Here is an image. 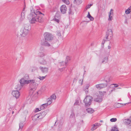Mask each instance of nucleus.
<instances>
[{"mask_svg":"<svg viewBox=\"0 0 131 131\" xmlns=\"http://www.w3.org/2000/svg\"><path fill=\"white\" fill-rule=\"evenodd\" d=\"M30 14L28 16V18L31 20L29 21L30 23L33 24L36 22L42 23L44 21L43 18L44 14L38 10L36 11H32L31 10Z\"/></svg>","mask_w":131,"mask_h":131,"instance_id":"1","label":"nucleus"},{"mask_svg":"<svg viewBox=\"0 0 131 131\" xmlns=\"http://www.w3.org/2000/svg\"><path fill=\"white\" fill-rule=\"evenodd\" d=\"M30 29V27L29 24H25L24 27L21 28L20 31L19 33L20 35L22 37L26 36L28 34Z\"/></svg>","mask_w":131,"mask_h":131,"instance_id":"2","label":"nucleus"},{"mask_svg":"<svg viewBox=\"0 0 131 131\" xmlns=\"http://www.w3.org/2000/svg\"><path fill=\"white\" fill-rule=\"evenodd\" d=\"M92 97L90 96H86L84 100V102L86 107H89L91 104Z\"/></svg>","mask_w":131,"mask_h":131,"instance_id":"3","label":"nucleus"},{"mask_svg":"<svg viewBox=\"0 0 131 131\" xmlns=\"http://www.w3.org/2000/svg\"><path fill=\"white\" fill-rule=\"evenodd\" d=\"M44 38L46 40L50 41L53 38V36L49 32H46L43 34Z\"/></svg>","mask_w":131,"mask_h":131,"instance_id":"4","label":"nucleus"},{"mask_svg":"<svg viewBox=\"0 0 131 131\" xmlns=\"http://www.w3.org/2000/svg\"><path fill=\"white\" fill-rule=\"evenodd\" d=\"M45 114V113L44 112H43L41 113L37 114L33 117L32 119L34 121H36L41 119L44 117Z\"/></svg>","mask_w":131,"mask_h":131,"instance_id":"5","label":"nucleus"},{"mask_svg":"<svg viewBox=\"0 0 131 131\" xmlns=\"http://www.w3.org/2000/svg\"><path fill=\"white\" fill-rule=\"evenodd\" d=\"M70 122L73 125L76 122L75 114V113L72 111V112L69 117Z\"/></svg>","mask_w":131,"mask_h":131,"instance_id":"6","label":"nucleus"},{"mask_svg":"<svg viewBox=\"0 0 131 131\" xmlns=\"http://www.w3.org/2000/svg\"><path fill=\"white\" fill-rule=\"evenodd\" d=\"M113 36V31L111 29H108L107 31L106 35V39H109V40H111Z\"/></svg>","mask_w":131,"mask_h":131,"instance_id":"7","label":"nucleus"},{"mask_svg":"<svg viewBox=\"0 0 131 131\" xmlns=\"http://www.w3.org/2000/svg\"><path fill=\"white\" fill-rule=\"evenodd\" d=\"M30 80L29 81H27L22 78L20 80L19 82L21 86H23L25 84H28L30 83Z\"/></svg>","mask_w":131,"mask_h":131,"instance_id":"8","label":"nucleus"},{"mask_svg":"<svg viewBox=\"0 0 131 131\" xmlns=\"http://www.w3.org/2000/svg\"><path fill=\"white\" fill-rule=\"evenodd\" d=\"M12 94V95L14 97H15L16 99L19 98L20 94L19 92L17 90L13 91Z\"/></svg>","mask_w":131,"mask_h":131,"instance_id":"9","label":"nucleus"},{"mask_svg":"<svg viewBox=\"0 0 131 131\" xmlns=\"http://www.w3.org/2000/svg\"><path fill=\"white\" fill-rule=\"evenodd\" d=\"M48 61H46V60L45 59L43 58H41L39 59L38 62V63L41 65H45L47 64Z\"/></svg>","mask_w":131,"mask_h":131,"instance_id":"10","label":"nucleus"},{"mask_svg":"<svg viewBox=\"0 0 131 131\" xmlns=\"http://www.w3.org/2000/svg\"><path fill=\"white\" fill-rule=\"evenodd\" d=\"M107 85V84L106 83H101L96 85L95 86L97 89L100 90L106 87Z\"/></svg>","mask_w":131,"mask_h":131,"instance_id":"11","label":"nucleus"},{"mask_svg":"<svg viewBox=\"0 0 131 131\" xmlns=\"http://www.w3.org/2000/svg\"><path fill=\"white\" fill-rule=\"evenodd\" d=\"M67 9V8L65 5H62L60 8V11L61 13L62 14L66 13Z\"/></svg>","mask_w":131,"mask_h":131,"instance_id":"12","label":"nucleus"},{"mask_svg":"<svg viewBox=\"0 0 131 131\" xmlns=\"http://www.w3.org/2000/svg\"><path fill=\"white\" fill-rule=\"evenodd\" d=\"M30 83H31L30 85L31 86H32V88L35 89L38 86V84L36 82L35 80H31Z\"/></svg>","mask_w":131,"mask_h":131,"instance_id":"13","label":"nucleus"},{"mask_svg":"<svg viewBox=\"0 0 131 131\" xmlns=\"http://www.w3.org/2000/svg\"><path fill=\"white\" fill-rule=\"evenodd\" d=\"M25 121H21L19 124V130L21 131L23 126L25 124Z\"/></svg>","mask_w":131,"mask_h":131,"instance_id":"14","label":"nucleus"},{"mask_svg":"<svg viewBox=\"0 0 131 131\" xmlns=\"http://www.w3.org/2000/svg\"><path fill=\"white\" fill-rule=\"evenodd\" d=\"M39 69L43 73H46L48 71V69L47 68H43L42 67L40 66L39 67Z\"/></svg>","mask_w":131,"mask_h":131,"instance_id":"15","label":"nucleus"},{"mask_svg":"<svg viewBox=\"0 0 131 131\" xmlns=\"http://www.w3.org/2000/svg\"><path fill=\"white\" fill-rule=\"evenodd\" d=\"M102 100V96L100 95H98L97 96V98H95V101L97 102H101Z\"/></svg>","mask_w":131,"mask_h":131,"instance_id":"16","label":"nucleus"},{"mask_svg":"<svg viewBox=\"0 0 131 131\" xmlns=\"http://www.w3.org/2000/svg\"><path fill=\"white\" fill-rule=\"evenodd\" d=\"M124 123L126 125L129 124L131 122L129 119H125L123 121Z\"/></svg>","mask_w":131,"mask_h":131,"instance_id":"17","label":"nucleus"},{"mask_svg":"<svg viewBox=\"0 0 131 131\" xmlns=\"http://www.w3.org/2000/svg\"><path fill=\"white\" fill-rule=\"evenodd\" d=\"M86 111L87 112L89 113H92L94 111V110L92 108H88L86 109Z\"/></svg>","mask_w":131,"mask_h":131,"instance_id":"18","label":"nucleus"},{"mask_svg":"<svg viewBox=\"0 0 131 131\" xmlns=\"http://www.w3.org/2000/svg\"><path fill=\"white\" fill-rule=\"evenodd\" d=\"M52 99L51 98H49L47 100V103H45V104H46L47 105H48L52 103Z\"/></svg>","mask_w":131,"mask_h":131,"instance_id":"19","label":"nucleus"},{"mask_svg":"<svg viewBox=\"0 0 131 131\" xmlns=\"http://www.w3.org/2000/svg\"><path fill=\"white\" fill-rule=\"evenodd\" d=\"M82 0H74V3L76 4L79 5L82 3Z\"/></svg>","mask_w":131,"mask_h":131,"instance_id":"20","label":"nucleus"},{"mask_svg":"<svg viewBox=\"0 0 131 131\" xmlns=\"http://www.w3.org/2000/svg\"><path fill=\"white\" fill-rule=\"evenodd\" d=\"M47 41L46 40L44 42L42 43V44L46 46L49 47L50 46V45Z\"/></svg>","mask_w":131,"mask_h":131,"instance_id":"21","label":"nucleus"},{"mask_svg":"<svg viewBox=\"0 0 131 131\" xmlns=\"http://www.w3.org/2000/svg\"><path fill=\"white\" fill-rule=\"evenodd\" d=\"M46 55V54L42 52H40L38 53V56L39 57L41 58H43V57Z\"/></svg>","mask_w":131,"mask_h":131,"instance_id":"22","label":"nucleus"},{"mask_svg":"<svg viewBox=\"0 0 131 131\" xmlns=\"http://www.w3.org/2000/svg\"><path fill=\"white\" fill-rule=\"evenodd\" d=\"M108 58L107 57H105L102 61V63H106L108 61Z\"/></svg>","mask_w":131,"mask_h":131,"instance_id":"23","label":"nucleus"},{"mask_svg":"<svg viewBox=\"0 0 131 131\" xmlns=\"http://www.w3.org/2000/svg\"><path fill=\"white\" fill-rule=\"evenodd\" d=\"M86 17L88 18L91 21H93L94 19V18L91 16L89 12H88V15Z\"/></svg>","mask_w":131,"mask_h":131,"instance_id":"24","label":"nucleus"},{"mask_svg":"<svg viewBox=\"0 0 131 131\" xmlns=\"http://www.w3.org/2000/svg\"><path fill=\"white\" fill-rule=\"evenodd\" d=\"M22 78H23L24 79L27 80V81L29 80V75L27 74H25Z\"/></svg>","mask_w":131,"mask_h":131,"instance_id":"25","label":"nucleus"},{"mask_svg":"<svg viewBox=\"0 0 131 131\" xmlns=\"http://www.w3.org/2000/svg\"><path fill=\"white\" fill-rule=\"evenodd\" d=\"M47 105L46 104H44L40 106V110L44 109L45 108H46L47 107Z\"/></svg>","mask_w":131,"mask_h":131,"instance_id":"26","label":"nucleus"},{"mask_svg":"<svg viewBox=\"0 0 131 131\" xmlns=\"http://www.w3.org/2000/svg\"><path fill=\"white\" fill-rule=\"evenodd\" d=\"M60 13L59 11H57V12L56 13L54 17L57 18H60Z\"/></svg>","mask_w":131,"mask_h":131,"instance_id":"27","label":"nucleus"},{"mask_svg":"<svg viewBox=\"0 0 131 131\" xmlns=\"http://www.w3.org/2000/svg\"><path fill=\"white\" fill-rule=\"evenodd\" d=\"M70 60V58L68 56H67L66 58L65 64H67L68 63Z\"/></svg>","mask_w":131,"mask_h":131,"instance_id":"28","label":"nucleus"},{"mask_svg":"<svg viewBox=\"0 0 131 131\" xmlns=\"http://www.w3.org/2000/svg\"><path fill=\"white\" fill-rule=\"evenodd\" d=\"M111 131H118V128L116 126H115L113 127L111 129Z\"/></svg>","mask_w":131,"mask_h":131,"instance_id":"29","label":"nucleus"},{"mask_svg":"<svg viewBox=\"0 0 131 131\" xmlns=\"http://www.w3.org/2000/svg\"><path fill=\"white\" fill-rule=\"evenodd\" d=\"M93 126H94L95 128H96V129L97 128H98L99 126H100L101 125V124L99 123H96L93 125Z\"/></svg>","mask_w":131,"mask_h":131,"instance_id":"30","label":"nucleus"},{"mask_svg":"<svg viewBox=\"0 0 131 131\" xmlns=\"http://www.w3.org/2000/svg\"><path fill=\"white\" fill-rule=\"evenodd\" d=\"M23 87V86H21L20 85H17V87L16 88L17 90L18 91L20 90Z\"/></svg>","mask_w":131,"mask_h":131,"instance_id":"31","label":"nucleus"},{"mask_svg":"<svg viewBox=\"0 0 131 131\" xmlns=\"http://www.w3.org/2000/svg\"><path fill=\"white\" fill-rule=\"evenodd\" d=\"M59 64L61 66H63L64 65L67 66V64H65V62H60Z\"/></svg>","mask_w":131,"mask_h":131,"instance_id":"32","label":"nucleus"},{"mask_svg":"<svg viewBox=\"0 0 131 131\" xmlns=\"http://www.w3.org/2000/svg\"><path fill=\"white\" fill-rule=\"evenodd\" d=\"M45 77L46 76H42L41 77V76H39L37 78V79L40 80H42L45 78Z\"/></svg>","mask_w":131,"mask_h":131,"instance_id":"33","label":"nucleus"},{"mask_svg":"<svg viewBox=\"0 0 131 131\" xmlns=\"http://www.w3.org/2000/svg\"><path fill=\"white\" fill-rule=\"evenodd\" d=\"M56 96L55 94H53L50 96V98H51L52 100H55L56 98Z\"/></svg>","mask_w":131,"mask_h":131,"instance_id":"34","label":"nucleus"},{"mask_svg":"<svg viewBox=\"0 0 131 131\" xmlns=\"http://www.w3.org/2000/svg\"><path fill=\"white\" fill-rule=\"evenodd\" d=\"M58 7L57 6H55L52 9V12H55L57 11L58 9Z\"/></svg>","mask_w":131,"mask_h":131,"instance_id":"35","label":"nucleus"},{"mask_svg":"<svg viewBox=\"0 0 131 131\" xmlns=\"http://www.w3.org/2000/svg\"><path fill=\"white\" fill-rule=\"evenodd\" d=\"M117 119L116 118H111L110 121L111 122H114L117 121Z\"/></svg>","mask_w":131,"mask_h":131,"instance_id":"36","label":"nucleus"},{"mask_svg":"<svg viewBox=\"0 0 131 131\" xmlns=\"http://www.w3.org/2000/svg\"><path fill=\"white\" fill-rule=\"evenodd\" d=\"M62 1L67 4H69V2L68 0H62Z\"/></svg>","mask_w":131,"mask_h":131,"instance_id":"37","label":"nucleus"},{"mask_svg":"<svg viewBox=\"0 0 131 131\" xmlns=\"http://www.w3.org/2000/svg\"><path fill=\"white\" fill-rule=\"evenodd\" d=\"M57 35L59 37H60L61 36V34L60 31H57Z\"/></svg>","mask_w":131,"mask_h":131,"instance_id":"38","label":"nucleus"},{"mask_svg":"<svg viewBox=\"0 0 131 131\" xmlns=\"http://www.w3.org/2000/svg\"><path fill=\"white\" fill-rule=\"evenodd\" d=\"M92 5V4H90V5H88L86 6V9L89 8Z\"/></svg>","mask_w":131,"mask_h":131,"instance_id":"39","label":"nucleus"},{"mask_svg":"<svg viewBox=\"0 0 131 131\" xmlns=\"http://www.w3.org/2000/svg\"><path fill=\"white\" fill-rule=\"evenodd\" d=\"M59 18H57L54 17L53 19V20L55 21L56 22L58 23L59 22Z\"/></svg>","mask_w":131,"mask_h":131,"instance_id":"40","label":"nucleus"},{"mask_svg":"<svg viewBox=\"0 0 131 131\" xmlns=\"http://www.w3.org/2000/svg\"><path fill=\"white\" fill-rule=\"evenodd\" d=\"M111 15H109V18H108V20H111L112 19V16Z\"/></svg>","mask_w":131,"mask_h":131,"instance_id":"41","label":"nucleus"},{"mask_svg":"<svg viewBox=\"0 0 131 131\" xmlns=\"http://www.w3.org/2000/svg\"><path fill=\"white\" fill-rule=\"evenodd\" d=\"M131 12V11H129L128 9H127L125 11V13L126 14H129Z\"/></svg>","mask_w":131,"mask_h":131,"instance_id":"42","label":"nucleus"},{"mask_svg":"<svg viewBox=\"0 0 131 131\" xmlns=\"http://www.w3.org/2000/svg\"><path fill=\"white\" fill-rule=\"evenodd\" d=\"M113 9H111L110 10L109 15H113Z\"/></svg>","mask_w":131,"mask_h":131,"instance_id":"43","label":"nucleus"},{"mask_svg":"<svg viewBox=\"0 0 131 131\" xmlns=\"http://www.w3.org/2000/svg\"><path fill=\"white\" fill-rule=\"evenodd\" d=\"M21 16L23 18H25V14L23 12L21 13Z\"/></svg>","mask_w":131,"mask_h":131,"instance_id":"44","label":"nucleus"},{"mask_svg":"<svg viewBox=\"0 0 131 131\" xmlns=\"http://www.w3.org/2000/svg\"><path fill=\"white\" fill-rule=\"evenodd\" d=\"M124 16L125 18V20L124 21V23L125 24H127V17L126 16V15H124Z\"/></svg>","mask_w":131,"mask_h":131,"instance_id":"45","label":"nucleus"},{"mask_svg":"<svg viewBox=\"0 0 131 131\" xmlns=\"http://www.w3.org/2000/svg\"><path fill=\"white\" fill-rule=\"evenodd\" d=\"M96 129V128H95V126L93 125V126L91 128V130L92 131H93Z\"/></svg>","mask_w":131,"mask_h":131,"instance_id":"46","label":"nucleus"},{"mask_svg":"<svg viewBox=\"0 0 131 131\" xmlns=\"http://www.w3.org/2000/svg\"><path fill=\"white\" fill-rule=\"evenodd\" d=\"M68 13L69 14H73L72 10L71 9V8L69 9V12H68Z\"/></svg>","mask_w":131,"mask_h":131,"instance_id":"47","label":"nucleus"},{"mask_svg":"<svg viewBox=\"0 0 131 131\" xmlns=\"http://www.w3.org/2000/svg\"><path fill=\"white\" fill-rule=\"evenodd\" d=\"M112 85H114V87L115 88H116L118 87V85L117 84H113Z\"/></svg>","mask_w":131,"mask_h":131,"instance_id":"48","label":"nucleus"},{"mask_svg":"<svg viewBox=\"0 0 131 131\" xmlns=\"http://www.w3.org/2000/svg\"><path fill=\"white\" fill-rule=\"evenodd\" d=\"M83 80H82V81H81V80H79V83H81V85H82L83 84Z\"/></svg>","mask_w":131,"mask_h":131,"instance_id":"49","label":"nucleus"},{"mask_svg":"<svg viewBox=\"0 0 131 131\" xmlns=\"http://www.w3.org/2000/svg\"><path fill=\"white\" fill-rule=\"evenodd\" d=\"M40 110H39V109L38 108H36L35 110V112H37L39 111Z\"/></svg>","mask_w":131,"mask_h":131,"instance_id":"50","label":"nucleus"},{"mask_svg":"<svg viewBox=\"0 0 131 131\" xmlns=\"http://www.w3.org/2000/svg\"><path fill=\"white\" fill-rule=\"evenodd\" d=\"M79 103V102L78 101H76L74 103V105H78V104Z\"/></svg>","mask_w":131,"mask_h":131,"instance_id":"51","label":"nucleus"},{"mask_svg":"<svg viewBox=\"0 0 131 131\" xmlns=\"http://www.w3.org/2000/svg\"><path fill=\"white\" fill-rule=\"evenodd\" d=\"M105 40H103L102 42V46H103V47L104 46V45L105 42Z\"/></svg>","mask_w":131,"mask_h":131,"instance_id":"52","label":"nucleus"},{"mask_svg":"<svg viewBox=\"0 0 131 131\" xmlns=\"http://www.w3.org/2000/svg\"><path fill=\"white\" fill-rule=\"evenodd\" d=\"M89 87V85H87L85 87V90H88Z\"/></svg>","mask_w":131,"mask_h":131,"instance_id":"53","label":"nucleus"},{"mask_svg":"<svg viewBox=\"0 0 131 131\" xmlns=\"http://www.w3.org/2000/svg\"><path fill=\"white\" fill-rule=\"evenodd\" d=\"M51 58L50 57H49V56H47L46 57V59H47H47H49V60H50V59Z\"/></svg>","mask_w":131,"mask_h":131,"instance_id":"54","label":"nucleus"},{"mask_svg":"<svg viewBox=\"0 0 131 131\" xmlns=\"http://www.w3.org/2000/svg\"><path fill=\"white\" fill-rule=\"evenodd\" d=\"M128 10L130 11V10L131 9V6H130L127 9Z\"/></svg>","mask_w":131,"mask_h":131,"instance_id":"55","label":"nucleus"},{"mask_svg":"<svg viewBox=\"0 0 131 131\" xmlns=\"http://www.w3.org/2000/svg\"><path fill=\"white\" fill-rule=\"evenodd\" d=\"M85 93L86 94L88 93V90H85Z\"/></svg>","mask_w":131,"mask_h":131,"instance_id":"56","label":"nucleus"},{"mask_svg":"<svg viewBox=\"0 0 131 131\" xmlns=\"http://www.w3.org/2000/svg\"><path fill=\"white\" fill-rule=\"evenodd\" d=\"M110 81V79H108V80H106V82H109Z\"/></svg>","mask_w":131,"mask_h":131,"instance_id":"57","label":"nucleus"},{"mask_svg":"<svg viewBox=\"0 0 131 131\" xmlns=\"http://www.w3.org/2000/svg\"><path fill=\"white\" fill-rule=\"evenodd\" d=\"M108 49H110L111 48V47L110 46H108Z\"/></svg>","mask_w":131,"mask_h":131,"instance_id":"58","label":"nucleus"},{"mask_svg":"<svg viewBox=\"0 0 131 131\" xmlns=\"http://www.w3.org/2000/svg\"><path fill=\"white\" fill-rule=\"evenodd\" d=\"M73 81L74 82L75 81H77V79H74L73 80Z\"/></svg>","mask_w":131,"mask_h":131,"instance_id":"59","label":"nucleus"},{"mask_svg":"<svg viewBox=\"0 0 131 131\" xmlns=\"http://www.w3.org/2000/svg\"><path fill=\"white\" fill-rule=\"evenodd\" d=\"M62 69H60L59 70L60 71H62Z\"/></svg>","mask_w":131,"mask_h":131,"instance_id":"60","label":"nucleus"},{"mask_svg":"<svg viewBox=\"0 0 131 131\" xmlns=\"http://www.w3.org/2000/svg\"><path fill=\"white\" fill-rule=\"evenodd\" d=\"M129 119H130V122H131V116L130 117V118H129Z\"/></svg>","mask_w":131,"mask_h":131,"instance_id":"61","label":"nucleus"},{"mask_svg":"<svg viewBox=\"0 0 131 131\" xmlns=\"http://www.w3.org/2000/svg\"><path fill=\"white\" fill-rule=\"evenodd\" d=\"M14 113V111H12V114H13Z\"/></svg>","mask_w":131,"mask_h":131,"instance_id":"62","label":"nucleus"},{"mask_svg":"<svg viewBox=\"0 0 131 131\" xmlns=\"http://www.w3.org/2000/svg\"><path fill=\"white\" fill-rule=\"evenodd\" d=\"M127 103H126V104H127ZM124 104L125 105H126V104Z\"/></svg>","mask_w":131,"mask_h":131,"instance_id":"63","label":"nucleus"},{"mask_svg":"<svg viewBox=\"0 0 131 131\" xmlns=\"http://www.w3.org/2000/svg\"><path fill=\"white\" fill-rule=\"evenodd\" d=\"M113 91V90H111V91Z\"/></svg>","mask_w":131,"mask_h":131,"instance_id":"64","label":"nucleus"}]
</instances>
